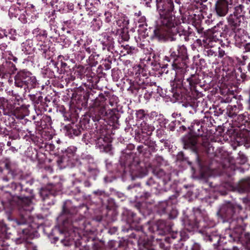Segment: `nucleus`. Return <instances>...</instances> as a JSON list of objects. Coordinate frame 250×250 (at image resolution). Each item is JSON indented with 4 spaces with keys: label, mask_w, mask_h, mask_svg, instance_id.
<instances>
[{
    "label": "nucleus",
    "mask_w": 250,
    "mask_h": 250,
    "mask_svg": "<svg viewBox=\"0 0 250 250\" xmlns=\"http://www.w3.org/2000/svg\"><path fill=\"white\" fill-rule=\"evenodd\" d=\"M170 56L166 60L171 62L173 69L176 75H181L179 83H174L171 86L169 97L174 98L175 101L187 104L193 108L197 107L201 104L198 99L203 96V87L200 84L199 76L196 74H191L186 79L188 75L187 69L188 60L187 47L184 45L172 47L169 50Z\"/></svg>",
    "instance_id": "nucleus-1"
},
{
    "label": "nucleus",
    "mask_w": 250,
    "mask_h": 250,
    "mask_svg": "<svg viewBox=\"0 0 250 250\" xmlns=\"http://www.w3.org/2000/svg\"><path fill=\"white\" fill-rule=\"evenodd\" d=\"M87 82L83 86H80L73 93L71 99L74 102L82 106L87 105L88 100H90V107L95 108L100 107L102 112L104 106L106 104L107 97L110 98L113 95L108 91H104V93L97 92L98 90V83L100 81V77L96 73L92 71L88 72L86 75Z\"/></svg>",
    "instance_id": "nucleus-2"
},
{
    "label": "nucleus",
    "mask_w": 250,
    "mask_h": 250,
    "mask_svg": "<svg viewBox=\"0 0 250 250\" xmlns=\"http://www.w3.org/2000/svg\"><path fill=\"white\" fill-rule=\"evenodd\" d=\"M242 208L240 206L228 203L223 205L217 212V214L224 220V222H228L230 227L233 229L232 232L228 235V239L235 238L241 241L247 248L250 249V237L249 233H242L243 228L246 226Z\"/></svg>",
    "instance_id": "nucleus-3"
},
{
    "label": "nucleus",
    "mask_w": 250,
    "mask_h": 250,
    "mask_svg": "<svg viewBox=\"0 0 250 250\" xmlns=\"http://www.w3.org/2000/svg\"><path fill=\"white\" fill-rule=\"evenodd\" d=\"M159 18L153 31L154 38L158 41L165 42L170 38L171 31L178 23L174 13L175 5L167 0H155Z\"/></svg>",
    "instance_id": "nucleus-4"
},
{
    "label": "nucleus",
    "mask_w": 250,
    "mask_h": 250,
    "mask_svg": "<svg viewBox=\"0 0 250 250\" xmlns=\"http://www.w3.org/2000/svg\"><path fill=\"white\" fill-rule=\"evenodd\" d=\"M148 229L152 233L150 236V238L145 234L144 244L137 243L138 245H142L144 247L158 246L163 250H168L169 246H166L165 242H167L168 244L173 243V242L165 240L167 236L163 238L167 234L169 236L170 231L172 229L170 222L164 220H160L156 223L149 226Z\"/></svg>",
    "instance_id": "nucleus-5"
},
{
    "label": "nucleus",
    "mask_w": 250,
    "mask_h": 250,
    "mask_svg": "<svg viewBox=\"0 0 250 250\" xmlns=\"http://www.w3.org/2000/svg\"><path fill=\"white\" fill-rule=\"evenodd\" d=\"M97 110H95L94 108L89 107L88 112L83 116L79 123L72 122L65 126L66 135L69 138H73L74 136H79L86 129L95 128L94 122H96L95 124L97 125L96 124H101L102 122L97 119Z\"/></svg>",
    "instance_id": "nucleus-6"
},
{
    "label": "nucleus",
    "mask_w": 250,
    "mask_h": 250,
    "mask_svg": "<svg viewBox=\"0 0 250 250\" xmlns=\"http://www.w3.org/2000/svg\"><path fill=\"white\" fill-rule=\"evenodd\" d=\"M122 151L120 157V164L124 167L125 174L128 173L132 179L137 177H142L146 175V169L140 166V162L137 157L131 152L134 147L133 146H128L127 148Z\"/></svg>",
    "instance_id": "nucleus-7"
},
{
    "label": "nucleus",
    "mask_w": 250,
    "mask_h": 250,
    "mask_svg": "<svg viewBox=\"0 0 250 250\" xmlns=\"http://www.w3.org/2000/svg\"><path fill=\"white\" fill-rule=\"evenodd\" d=\"M33 181H22L21 183H12L11 193V199L9 202L11 204H15L18 206L23 207L28 206L32 203L34 197L33 190L27 185L31 186Z\"/></svg>",
    "instance_id": "nucleus-8"
},
{
    "label": "nucleus",
    "mask_w": 250,
    "mask_h": 250,
    "mask_svg": "<svg viewBox=\"0 0 250 250\" xmlns=\"http://www.w3.org/2000/svg\"><path fill=\"white\" fill-rule=\"evenodd\" d=\"M106 101L107 102H106V104L104 106L103 110L102 112L100 109V106L97 107L95 109V110L98 111L97 112L98 114L97 116L98 117V120L99 121H102L101 124H98L99 125H96V122H94V125L95 126V130L97 131H100V132H102L103 130H105L106 129V125L107 124V120H109L113 123H117L118 121V119L120 117V115L118 111L115 109H110L108 110V112L107 111V107L108 104L111 105V106L113 105V102L111 101V98L107 97Z\"/></svg>",
    "instance_id": "nucleus-9"
},
{
    "label": "nucleus",
    "mask_w": 250,
    "mask_h": 250,
    "mask_svg": "<svg viewBox=\"0 0 250 250\" xmlns=\"http://www.w3.org/2000/svg\"><path fill=\"white\" fill-rule=\"evenodd\" d=\"M153 173L155 179L151 177L146 183L147 185L151 187V192L158 194L162 191H166L165 186L170 180V174L165 172L159 167L153 169Z\"/></svg>",
    "instance_id": "nucleus-10"
},
{
    "label": "nucleus",
    "mask_w": 250,
    "mask_h": 250,
    "mask_svg": "<svg viewBox=\"0 0 250 250\" xmlns=\"http://www.w3.org/2000/svg\"><path fill=\"white\" fill-rule=\"evenodd\" d=\"M189 132L197 136L206 138L202 143L204 151L208 154H213L215 152L214 147L208 139L213 134H215V131L213 129L205 128L200 123V121L196 120L190 125Z\"/></svg>",
    "instance_id": "nucleus-11"
},
{
    "label": "nucleus",
    "mask_w": 250,
    "mask_h": 250,
    "mask_svg": "<svg viewBox=\"0 0 250 250\" xmlns=\"http://www.w3.org/2000/svg\"><path fill=\"white\" fill-rule=\"evenodd\" d=\"M124 214L126 217L127 223L129 226V229H127V231H129V229L134 230L129 235V237L135 239L137 243L144 244L145 233L143 230L142 226L140 225V218L137 216L136 213L131 210H126Z\"/></svg>",
    "instance_id": "nucleus-12"
},
{
    "label": "nucleus",
    "mask_w": 250,
    "mask_h": 250,
    "mask_svg": "<svg viewBox=\"0 0 250 250\" xmlns=\"http://www.w3.org/2000/svg\"><path fill=\"white\" fill-rule=\"evenodd\" d=\"M245 16V5L239 4L235 6L233 13L230 14L227 18L228 25H226L224 29L225 33L242 29V24L244 23Z\"/></svg>",
    "instance_id": "nucleus-13"
},
{
    "label": "nucleus",
    "mask_w": 250,
    "mask_h": 250,
    "mask_svg": "<svg viewBox=\"0 0 250 250\" xmlns=\"http://www.w3.org/2000/svg\"><path fill=\"white\" fill-rule=\"evenodd\" d=\"M149 78H146V80L137 79L136 81L130 82V86L128 90L131 91L132 93L138 95L139 97H143L148 100L152 96L153 93L152 83H150Z\"/></svg>",
    "instance_id": "nucleus-14"
},
{
    "label": "nucleus",
    "mask_w": 250,
    "mask_h": 250,
    "mask_svg": "<svg viewBox=\"0 0 250 250\" xmlns=\"http://www.w3.org/2000/svg\"><path fill=\"white\" fill-rule=\"evenodd\" d=\"M15 85L16 86L23 88L25 92L35 88L37 82L35 76L31 73L25 70H20L15 75Z\"/></svg>",
    "instance_id": "nucleus-15"
},
{
    "label": "nucleus",
    "mask_w": 250,
    "mask_h": 250,
    "mask_svg": "<svg viewBox=\"0 0 250 250\" xmlns=\"http://www.w3.org/2000/svg\"><path fill=\"white\" fill-rule=\"evenodd\" d=\"M188 238V237L185 232L181 233L171 230L169 236L166 238L165 240L173 242L174 248L177 250L183 246L184 244L182 242L186 241Z\"/></svg>",
    "instance_id": "nucleus-16"
},
{
    "label": "nucleus",
    "mask_w": 250,
    "mask_h": 250,
    "mask_svg": "<svg viewBox=\"0 0 250 250\" xmlns=\"http://www.w3.org/2000/svg\"><path fill=\"white\" fill-rule=\"evenodd\" d=\"M170 33L173 35L176 36L177 34L179 37L183 36L185 41L188 42L189 40L190 37L194 36V32L193 30L189 26L187 25L186 27H184L183 25L179 24L175 28L171 31ZM176 39L174 37H171V41L175 40Z\"/></svg>",
    "instance_id": "nucleus-17"
},
{
    "label": "nucleus",
    "mask_w": 250,
    "mask_h": 250,
    "mask_svg": "<svg viewBox=\"0 0 250 250\" xmlns=\"http://www.w3.org/2000/svg\"><path fill=\"white\" fill-rule=\"evenodd\" d=\"M61 191V186L59 183L56 184H49L45 187L41 189L40 194L42 200L55 196Z\"/></svg>",
    "instance_id": "nucleus-18"
},
{
    "label": "nucleus",
    "mask_w": 250,
    "mask_h": 250,
    "mask_svg": "<svg viewBox=\"0 0 250 250\" xmlns=\"http://www.w3.org/2000/svg\"><path fill=\"white\" fill-rule=\"evenodd\" d=\"M231 0H215L213 12L219 17L225 16L229 11V5L231 4Z\"/></svg>",
    "instance_id": "nucleus-19"
},
{
    "label": "nucleus",
    "mask_w": 250,
    "mask_h": 250,
    "mask_svg": "<svg viewBox=\"0 0 250 250\" xmlns=\"http://www.w3.org/2000/svg\"><path fill=\"white\" fill-rule=\"evenodd\" d=\"M119 7L116 4H113L112 2H110L107 5V10L105 11L104 15L105 17L104 21L106 23H110L112 21H116L117 24L120 23L121 20H117V12L118 11Z\"/></svg>",
    "instance_id": "nucleus-20"
},
{
    "label": "nucleus",
    "mask_w": 250,
    "mask_h": 250,
    "mask_svg": "<svg viewBox=\"0 0 250 250\" xmlns=\"http://www.w3.org/2000/svg\"><path fill=\"white\" fill-rule=\"evenodd\" d=\"M17 70L15 63L10 61H6L0 65V78L3 79L14 74Z\"/></svg>",
    "instance_id": "nucleus-21"
},
{
    "label": "nucleus",
    "mask_w": 250,
    "mask_h": 250,
    "mask_svg": "<svg viewBox=\"0 0 250 250\" xmlns=\"http://www.w3.org/2000/svg\"><path fill=\"white\" fill-rule=\"evenodd\" d=\"M99 42L102 45L103 51L107 50L109 52H112L114 50V39L112 37L109 36L107 33L104 32L101 35Z\"/></svg>",
    "instance_id": "nucleus-22"
},
{
    "label": "nucleus",
    "mask_w": 250,
    "mask_h": 250,
    "mask_svg": "<svg viewBox=\"0 0 250 250\" xmlns=\"http://www.w3.org/2000/svg\"><path fill=\"white\" fill-rule=\"evenodd\" d=\"M244 31V30L242 29L238 31H234V32L226 33V34L229 37H233L234 44L236 47L240 48L244 46V43L246 42Z\"/></svg>",
    "instance_id": "nucleus-23"
},
{
    "label": "nucleus",
    "mask_w": 250,
    "mask_h": 250,
    "mask_svg": "<svg viewBox=\"0 0 250 250\" xmlns=\"http://www.w3.org/2000/svg\"><path fill=\"white\" fill-rule=\"evenodd\" d=\"M110 138L106 136H100L95 140L96 147L101 151L109 152L111 150L112 145Z\"/></svg>",
    "instance_id": "nucleus-24"
},
{
    "label": "nucleus",
    "mask_w": 250,
    "mask_h": 250,
    "mask_svg": "<svg viewBox=\"0 0 250 250\" xmlns=\"http://www.w3.org/2000/svg\"><path fill=\"white\" fill-rule=\"evenodd\" d=\"M100 5V0H85V6L87 11H88V15L89 16L96 14L97 17L101 16L102 14L97 12Z\"/></svg>",
    "instance_id": "nucleus-25"
},
{
    "label": "nucleus",
    "mask_w": 250,
    "mask_h": 250,
    "mask_svg": "<svg viewBox=\"0 0 250 250\" xmlns=\"http://www.w3.org/2000/svg\"><path fill=\"white\" fill-rule=\"evenodd\" d=\"M197 137H198L197 136L190 132L185 135L182 138L184 147L185 148H190L193 150L196 149L198 142Z\"/></svg>",
    "instance_id": "nucleus-26"
},
{
    "label": "nucleus",
    "mask_w": 250,
    "mask_h": 250,
    "mask_svg": "<svg viewBox=\"0 0 250 250\" xmlns=\"http://www.w3.org/2000/svg\"><path fill=\"white\" fill-rule=\"evenodd\" d=\"M72 214L66 208L65 204L62 206V211L59 217V219L62 222L64 228L68 229L72 225Z\"/></svg>",
    "instance_id": "nucleus-27"
},
{
    "label": "nucleus",
    "mask_w": 250,
    "mask_h": 250,
    "mask_svg": "<svg viewBox=\"0 0 250 250\" xmlns=\"http://www.w3.org/2000/svg\"><path fill=\"white\" fill-rule=\"evenodd\" d=\"M222 33L220 32H213L204 41L209 47H213L215 45V43H221L222 42Z\"/></svg>",
    "instance_id": "nucleus-28"
},
{
    "label": "nucleus",
    "mask_w": 250,
    "mask_h": 250,
    "mask_svg": "<svg viewBox=\"0 0 250 250\" xmlns=\"http://www.w3.org/2000/svg\"><path fill=\"white\" fill-rule=\"evenodd\" d=\"M57 164L61 169L64 168L66 167H73L76 162L71 159L66 155H62L58 158L57 161Z\"/></svg>",
    "instance_id": "nucleus-29"
},
{
    "label": "nucleus",
    "mask_w": 250,
    "mask_h": 250,
    "mask_svg": "<svg viewBox=\"0 0 250 250\" xmlns=\"http://www.w3.org/2000/svg\"><path fill=\"white\" fill-rule=\"evenodd\" d=\"M237 191L240 193L250 194V178L248 177L240 180L236 187Z\"/></svg>",
    "instance_id": "nucleus-30"
},
{
    "label": "nucleus",
    "mask_w": 250,
    "mask_h": 250,
    "mask_svg": "<svg viewBox=\"0 0 250 250\" xmlns=\"http://www.w3.org/2000/svg\"><path fill=\"white\" fill-rule=\"evenodd\" d=\"M16 104V103L13 104L9 103L7 100H3V102L0 105V108L2 109L3 114L12 116Z\"/></svg>",
    "instance_id": "nucleus-31"
},
{
    "label": "nucleus",
    "mask_w": 250,
    "mask_h": 250,
    "mask_svg": "<svg viewBox=\"0 0 250 250\" xmlns=\"http://www.w3.org/2000/svg\"><path fill=\"white\" fill-rule=\"evenodd\" d=\"M63 58V57L62 56L60 55L58 57V62H52L56 71L59 74L64 73L69 68L67 64L62 61V59Z\"/></svg>",
    "instance_id": "nucleus-32"
},
{
    "label": "nucleus",
    "mask_w": 250,
    "mask_h": 250,
    "mask_svg": "<svg viewBox=\"0 0 250 250\" xmlns=\"http://www.w3.org/2000/svg\"><path fill=\"white\" fill-rule=\"evenodd\" d=\"M136 120L138 125L141 123L148 122V120H152L151 117L147 113V111L144 109H139L136 111L135 113Z\"/></svg>",
    "instance_id": "nucleus-33"
},
{
    "label": "nucleus",
    "mask_w": 250,
    "mask_h": 250,
    "mask_svg": "<svg viewBox=\"0 0 250 250\" xmlns=\"http://www.w3.org/2000/svg\"><path fill=\"white\" fill-rule=\"evenodd\" d=\"M127 246V241L125 240L119 241L111 240L108 242V246L112 250H126Z\"/></svg>",
    "instance_id": "nucleus-34"
},
{
    "label": "nucleus",
    "mask_w": 250,
    "mask_h": 250,
    "mask_svg": "<svg viewBox=\"0 0 250 250\" xmlns=\"http://www.w3.org/2000/svg\"><path fill=\"white\" fill-rule=\"evenodd\" d=\"M200 123L205 128L213 129L215 131L216 126H213V123H215L214 120L212 119L209 113H205L203 118L200 121Z\"/></svg>",
    "instance_id": "nucleus-35"
},
{
    "label": "nucleus",
    "mask_w": 250,
    "mask_h": 250,
    "mask_svg": "<svg viewBox=\"0 0 250 250\" xmlns=\"http://www.w3.org/2000/svg\"><path fill=\"white\" fill-rule=\"evenodd\" d=\"M18 104L19 106H15L13 116L18 119H23L27 113V108L29 105L26 106L23 104L21 105L20 103H18Z\"/></svg>",
    "instance_id": "nucleus-36"
},
{
    "label": "nucleus",
    "mask_w": 250,
    "mask_h": 250,
    "mask_svg": "<svg viewBox=\"0 0 250 250\" xmlns=\"http://www.w3.org/2000/svg\"><path fill=\"white\" fill-rule=\"evenodd\" d=\"M52 97H46L43 100L42 105L40 106L39 110L41 112L47 111L48 112H51L52 111V107L54 106V100L52 101Z\"/></svg>",
    "instance_id": "nucleus-37"
},
{
    "label": "nucleus",
    "mask_w": 250,
    "mask_h": 250,
    "mask_svg": "<svg viewBox=\"0 0 250 250\" xmlns=\"http://www.w3.org/2000/svg\"><path fill=\"white\" fill-rule=\"evenodd\" d=\"M172 5H174L175 2L176 5L179 8V11L181 15H183L185 13V7L187 4H189L191 0H167Z\"/></svg>",
    "instance_id": "nucleus-38"
},
{
    "label": "nucleus",
    "mask_w": 250,
    "mask_h": 250,
    "mask_svg": "<svg viewBox=\"0 0 250 250\" xmlns=\"http://www.w3.org/2000/svg\"><path fill=\"white\" fill-rule=\"evenodd\" d=\"M28 97L34 105L35 108H38L39 109L43 101V97L41 96V94H29L28 95Z\"/></svg>",
    "instance_id": "nucleus-39"
},
{
    "label": "nucleus",
    "mask_w": 250,
    "mask_h": 250,
    "mask_svg": "<svg viewBox=\"0 0 250 250\" xmlns=\"http://www.w3.org/2000/svg\"><path fill=\"white\" fill-rule=\"evenodd\" d=\"M37 123V125L40 127L42 129L48 128L52 124V120L51 117L46 115L42 116L41 119H40V121H35Z\"/></svg>",
    "instance_id": "nucleus-40"
},
{
    "label": "nucleus",
    "mask_w": 250,
    "mask_h": 250,
    "mask_svg": "<svg viewBox=\"0 0 250 250\" xmlns=\"http://www.w3.org/2000/svg\"><path fill=\"white\" fill-rule=\"evenodd\" d=\"M191 20L192 25L199 34H202L205 32L204 28L202 26L201 21L199 19V16H197L196 14H194L193 17L191 18Z\"/></svg>",
    "instance_id": "nucleus-41"
},
{
    "label": "nucleus",
    "mask_w": 250,
    "mask_h": 250,
    "mask_svg": "<svg viewBox=\"0 0 250 250\" xmlns=\"http://www.w3.org/2000/svg\"><path fill=\"white\" fill-rule=\"evenodd\" d=\"M170 202L163 201L160 202L157 206V212L161 215L167 214L168 212V210L170 209V205L169 203Z\"/></svg>",
    "instance_id": "nucleus-42"
},
{
    "label": "nucleus",
    "mask_w": 250,
    "mask_h": 250,
    "mask_svg": "<svg viewBox=\"0 0 250 250\" xmlns=\"http://www.w3.org/2000/svg\"><path fill=\"white\" fill-rule=\"evenodd\" d=\"M151 121L148 120V122H145L140 124L139 127L142 132L152 134V132L154 131L155 128L150 124Z\"/></svg>",
    "instance_id": "nucleus-43"
},
{
    "label": "nucleus",
    "mask_w": 250,
    "mask_h": 250,
    "mask_svg": "<svg viewBox=\"0 0 250 250\" xmlns=\"http://www.w3.org/2000/svg\"><path fill=\"white\" fill-rule=\"evenodd\" d=\"M134 70L135 72V80L134 81H136L137 79H140L142 80H146V78H149L146 77V72L145 69L140 65L135 67Z\"/></svg>",
    "instance_id": "nucleus-44"
},
{
    "label": "nucleus",
    "mask_w": 250,
    "mask_h": 250,
    "mask_svg": "<svg viewBox=\"0 0 250 250\" xmlns=\"http://www.w3.org/2000/svg\"><path fill=\"white\" fill-rule=\"evenodd\" d=\"M221 237L216 232H211L209 234H206L205 236V239L213 243V245L215 246L220 242Z\"/></svg>",
    "instance_id": "nucleus-45"
},
{
    "label": "nucleus",
    "mask_w": 250,
    "mask_h": 250,
    "mask_svg": "<svg viewBox=\"0 0 250 250\" xmlns=\"http://www.w3.org/2000/svg\"><path fill=\"white\" fill-rule=\"evenodd\" d=\"M22 12L26 13V11L24 9L21 10L17 5L14 4L10 6L9 9L8 14L10 18H17Z\"/></svg>",
    "instance_id": "nucleus-46"
},
{
    "label": "nucleus",
    "mask_w": 250,
    "mask_h": 250,
    "mask_svg": "<svg viewBox=\"0 0 250 250\" xmlns=\"http://www.w3.org/2000/svg\"><path fill=\"white\" fill-rule=\"evenodd\" d=\"M100 60V55L95 52L89 56L88 59H86L85 61L90 65L93 66H96Z\"/></svg>",
    "instance_id": "nucleus-47"
},
{
    "label": "nucleus",
    "mask_w": 250,
    "mask_h": 250,
    "mask_svg": "<svg viewBox=\"0 0 250 250\" xmlns=\"http://www.w3.org/2000/svg\"><path fill=\"white\" fill-rule=\"evenodd\" d=\"M76 150L77 148L75 146H70L67 147L65 152L63 153V155H66L67 157L76 162L77 159V156L76 155Z\"/></svg>",
    "instance_id": "nucleus-48"
},
{
    "label": "nucleus",
    "mask_w": 250,
    "mask_h": 250,
    "mask_svg": "<svg viewBox=\"0 0 250 250\" xmlns=\"http://www.w3.org/2000/svg\"><path fill=\"white\" fill-rule=\"evenodd\" d=\"M236 136V141L241 144H244L248 141L249 138V132L247 130L242 132H241L235 135Z\"/></svg>",
    "instance_id": "nucleus-49"
},
{
    "label": "nucleus",
    "mask_w": 250,
    "mask_h": 250,
    "mask_svg": "<svg viewBox=\"0 0 250 250\" xmlns=\"http://www.w3.org/2000/svg\"><path fill=\"white\" fill-rule=\"evenodd\" d=\"M227 114L231 118L235 117L238 113V108L236 105L232 106L228 105L226 107Z\"/></svg>",
    "instance_id": "nucleus-50"
},
{
    "label": "nucleus",
    "mask_w": 250,
    "mask_h": 250,
    "mask_svg": "<svg viewBox=\"0 0 250 250\" xmlns=\"http://www.w3.org/2000/svg\"><path fill=\"white\" fill-rule=\"evenodd\" d=\"M151 134H149L148 133L142 132L141 131H138L137 133H136V138L139 139V141L143 144H145V142L148 140L150 139V136Z\"/></svg>",
    "instance_id": "nucleus-51"
},
{
    "label": "nucleus",
    "mask_w": 250,
    "mask_h": 250,
    "mask_svg": "<svg viewBox=\"0 0 250 250\" xmlns=\"http://www.w3.org/2000/svg\"><path fill=\"white\" fill-rule=\"evenodd\" d=\"M19 131L20 129L19 128L17 129L16 127H15L13 129L9 131V134L7 136H9V139L15 141L16 140L20 139Z\"/></svg>",
    "instance_id": "nucleus-52"
},
{
    "label": "nucleus",
    "mask_w": 250,
    "mask_h": 250,
    "mask_svg": "<svg viewBox=\"0 0 250 250\" xmlns=\"http://www.w3.org/2000/svg\"><path fill=\"white\" fill-rule=\"evenodd\" d=\"M180 125H178L179 129L177 130L178 131L181 132L182 133L186 131L187 129H190V125L186 119H182L181 121H179Z\"/></svg>",
    "instance_id": "nucleus-53"
},
{
    "label": "nucleus",
    "mask_w": 250,
    "mask_h": 250,
    "mask_svg": "<svg viewBox=\"0 0 250 250\" xmlns=\"http://www.w3.org/2000/svg\"><path fill=\"white\" fill-rule=\"evenodd\" d=\"M250 60V56L248 55H245L243 53L241 56V58H237L238 64L241 67L246 64L247 62Z\"/></svg>",
    "instance_id": "nucleus-54"
},
{
    "label": "nucleus",
    "mask_w": 250,
    "mask_h": 250,
    "mask_svg": "<svg viewBox=\"0 0 250 250\" xmlns=\"http://www.w3.org/2000/svg\"><path fill=\"white\" fill-rule=\"evenodd\" d=\"M87 171L88 172L87 178H89L90 177H92L94 180H95L96 177L99 173L98 169L95 167H92L89 166L87 168Z\"/></svg>",
    "instance_id": "nucleus-55"
},
{
    "label": "nucleus",
    "mask_w": 250,
    "mask_h": 250,
    "mask_svg": "<svg viewBox=\"0 0 250 250\" xmlns=\"http://www.w3.org/2000/svg\"><path fill=\"white\" fill-rule=\"evenodd\" d=\"M87 56H88L87 53L81 48L75 54V58L78 61L81 62L86 58Z\"/></svg>",
    "instance_id": "nucleus-56"
},
{
    "label": "nucleus",
    "mask_w": 250,
    "mask_h": 250,
    "mask_svg": "<svg viewBox=\"0 0 250 250\" xmlns=\"http://www.w3.org/2000/svg\"><path fill=\"white\" fill-rule=\"evenodd\" d=\"M144 144L147 146L152 152H156L157 150V149H156L157 145L155 141H154L150 139L146 141Z\"/></svg>",
    "instance_id": "nucleus-57"
},
{
    "label": "nucleus",
    "mask_w": 250,
    "mask_h": 250,
    "mask_svg": "<svg viewBox=\"0 0 250 250\" xmlns=\"http://www.w3.org/2000/svg\"><path fill=\"white\" fill-rule=\"evenodd\" d=\"M121 72L118 68H114L111 70V76L114 82H117L120 78Z\"/></svg>",
    "instance_id": "nucleus-58"
},
{
    "label": "nucleus",
    "mask_w": 250,
    "mask_h": 250,
    "mask_svg": "<svg viewBox=\"0 0 250 250\" xmlns=\"http://www.w3.org/2000/svg\"><path fill=\"white\" fill-rule=\"evenodd\" d=\"M168 216V218L169 219L175 218L178 214V212L177 209L174 208L172 205H170V209L168 210V212L167 213Z\"/></svg>",
    "instance_id": "nucleus-59"
},
{
    "label": "nucleus",
    "mask_w": 250,
    "mask_h": 250,
    "mask_svg": "<svg viewBox=\"0 0 250 250\" xmlns=\"http://www.w3.org/2000/svg\"><path fill=\"white\" fill-rule=\"evenodd\" d=\"M226 109V107L221 106L220 104L217 105L213 107L214 115L219 116L222 114Z\"/></svg>",
    "instance_id": "nucleus-60"
},
{
    "label": "nucleus",
    "mask_w": 250,
    "mask_h": 250,
    "mask_svg": "<svg viewBox=\"0 0 250 250\" xmlns=\"http://www.w3.org/2000/svg\"><path fill=\"white\" fill-rule=\"evenodd\" d=\"M210 47L206 48L204 50V54L205 56L208 57H215L216 53Z\"/></svg>",
    "instance_id": "nucleus-61"
},
{
    "label": "nucleus",
    "mask_w": 250,
    "mask_h": 250,
    "mask_svg": "<svg viewBox=\"0 0 250 250\" xmlns=\"http://www.w3.org/2000/svg\"><path fill=\"white\" fill-rule=\"evenodd\" d=\"M3 163L4 164V168L7 170V173H11L12 174V170L11 169V164H13L12 163L9 159H5L3 161Z\"/></svg>",
    "instance_id": "nucleus-62"
},
{
    "label": "nucleus",
    "mask_w": 250,
    "mask_h": 250,
    "mask_svg": "<svg viewBox=\"0 0 250 250\" xmlns=\"http://www.w3.org/2000/svg\"><path fill=\"white\" fill-rule=\"evenodd\" d=\"M82 48L84 50V52L87 53V55L90 56L91 54H93V53H94L95 52V49L93 47L89 46L85 43L83 45Z\"/></svg>",
    "instance_id": "nucleus-63"
},
{
    "label": "nucleus",
    "mask_w": 250,
    "mask_h": 250,
    "mask_svg": "<svg viewBox=\"0 0 250 250\" xmlns=\"http://www.w3.org/2000/svg\"><path fill=\"white\" fill-rule=\"evenodd\" d=\"M150 196V194L148 192H143L142 194L139 193L135 195L136 198H140L142 200L147 199Z\"/></svg>",
    "instance_id": "nucleus-64"
}]
</instances>
